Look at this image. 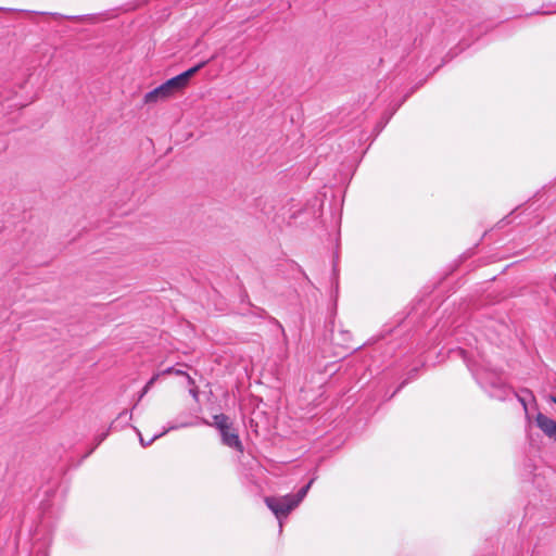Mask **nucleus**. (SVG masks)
<instances>
[{"mask_svg":"<svg viewBox=\"0 0 556 556\" xmlns=\"http://www.w3.org/2000/svg\"><path fill=\"white\" fill-rule=\"evenodd\" d=\"M265 503L277 517L288 516L298 506L296 500H293L291 495L282 497L268 496L265 498Z\"/></svg>","mask_w":556,"mask_h":556,"instance_id":"obj_1","label":"nucleus"},{"mask_svg":"<svg viewBox=\"0 0 556 556\" xmlns=\"http://www.w3.org/2000/svg\"><path fill=\"white\" fill-rule=\"evenodd\" d=\"M174 94V77L168 78L165 83L147 92L143 97L144 104H153L172 97Z\"/></svg>","mask_w":556,"mask_h":556,"instance_id":"obj_2","label":"nucleus"},{"mask_svg":"<svg viewBox=\"0 0 556 556\" xmlns=\"http://www.w3.org/2000/svg\"><path fill=\"white\" fill-rule=\"evenodd\" d=\"M176 386L180 389V394L188 393L191 396L194 403H198V391L194 386V381L190 378L188 374L182 370L176 369Z\"/></svg>","mask_w":556,"mask_h":556,"instance_id":"obj_3","label":"nucleus"},{"mask_svg":"<svg viewBox=\"0 0 556 556\" xmlns=\"http://www.w3.org/2000/svg\"><path fill=\"white\" fill-rule=\"evenodd\" d=\"M535 424L548 439L556 442V421L554 419L539 413L535 416Z\"/></svg>","mask_w":556,"mask_h":556,"instance_id":"obj_4","label":"nucleus"},{"mask_svg":"<svg viewBox=\"0 0 556 556\" xmlns=\"http://www.w3.org/2000/svg\"><path fill=\"white\" fill-rule=\"evenodd\" d=\"M223 443L239 453H243V445L239 438L238 431L233 426H229L227 429L220 432Z\"/></svg>","mask_w":556,"mask_h":556,"instance_id":"obj_5","label":"nucleus"},{"mask_svg":"<svg viewBox=\"0 0 556 556\" xmlns=\"http://www.w3.org/2000/svg\"><path fill=\"white\" fill-rule=\"evenodd\" d=\"M205 65V62H202L188 71L176 75V90L185 88L188 85L189 79L198 73L203 66Z\"/></svg>","mask_w":556,"mask_h":556,"instance_id":"obj_6","label":"nucleus"},{"mask_svg":"<svg viewBox=\"0 0 556 556\" xmlns=\"http://www.w3.org/2000/svg\"><path fill=\"white\" fill-rule=\"evenodd\" d=\"M131 419V414L127 409L121 412L115 420L112 421L110 429L117 430L123 428Z\"/></svg>","mask_w":556,"mask_h":556,"instance_id":"obj_7","label":"nucleus"},{"mask_svg":"<svg viewBox=\"0 0 556 556\" xmlns=\"http://www.w3.org/2000/svg\"><path fill=\"white\" fill-rule=\"evenodd\" d=\"M215 426L222 432L223 430L227 429L232 424L229 421L228 416L225 414H219L214 416Z\"/></svg>","mask_w":556,"mask_h":556,"instance_id":"obj_8","label":"nucleus"},{"mask_svg":"<svg viewBox=\"0 0 556 556\" xmlns=\"http://www.w3.org/2000/svg\"><path fill=\"white\" fill-rule=\"evenodd\" d=\"M174 429V426L173 425H168V427L165 429L164 432L162 433H159V434H154L149 441L144 440L143 437L141 435L140 431H138L136 428L135 430L137 431L138 435H139V441H140V444L143 446V447H147L149 446L153 441H155L156 439H159L160 437H162L164 433L170 431Z\"/></svg>","mask_w":556,"mask_h":556,"instance_id":"obj_9","label":"nucleus"},{"mask_svg":"<svg viewBox=\"0 0 556 556\" xmlns=\"http://www.w3.org/2000/svg\"><path fill=\"white\" fill-rule=\"evenodd\" d=\"M312 483H313V480H311V481L308 482V484H307V485L303 486V488L298 492V494H295V495H291V496L293 497V500H296V504H298V505H299V504L302 502V500L305 497V495H306V493H307L308 489L311 488Z\"/></svg>","mask_w":556,"mask_h":556,"instance_id":"obj_10","label":"nucleus"},{"mask_svg":"<svg viewBox=\"0 0 556 556\" xmlns=\"http://www.w3.org/2000/svg\"><path fill=\"white\" fill-rule=\"evenodd\" d=\"M110 430H111V429L109 428L106 431H104V432H102V433L98 434V435L94 438V440H96V445H94V446H93V447H92V448H91V450H90V451L85 455V457H88V456H89V455L94 451V448H96L98 445H100V444H101V443L106 439V437L109 435V431H110Z\"/></svg>","mask_w":556,"mask_h":556,"instance_id":"obj_11","label":"nucleus"},{"mask_svg":"<svg viewBox=\"0 0 556 556\" xmlns=\"http://www.w3.org/2000/svg\"><path fill=\"white\" fill-rule=\"evenodd\" d=\"M156 378H157V376H153V377H152V378L147 382L146 387H144V388H143V390H142V393H141L140 397H141V396H143V394L148 391V389L150 388V386H152V384L154 383V381L156 380Z\"/></svg>","mask_w":556,"mask_h":556,"instance_id":"obj_12","label":"nucleus"},{"mask_svg":"<svg viewBox=\"0 0 556 556\" xmlns=\"http://www.w3.org/2000/svg\"><path fill=\"white\" fill-rule=\"evenodd\" d=\"M173 369H174V367H168V368H166V369L163 371V375H164V374H169V372H172V370H173Z\"/></svg>","mask_w":556,"mask_h":556,"instance_id":"obj_13","label":"nucleus"},{"mask_svg":"<svg viewBox=\"0 0 556 556\" xmlns=\"http://www.w3.org/2000/svg\"><path fill=\"white\" fill-rule=\"evenodd\" d=\"M77 18L76 16H67V20Z\"/></svg>","mask_w":556,"mask_h":556,"instance_id":"obj_14","label":"nucleus"},{"mask_svg":"<svg viewBox=\"0 0 556 556\" xmlns=\"http://www.w3.org/2000/svg\"><path fill=\"white\" fill-rule=\"evenodd\" d=\"M553 402L556 403V397H553Z\"/></svg>","mask_w":556,"mask_h":556,"instance_id":"obj_15","label":"nucleus"}]
</instances>
